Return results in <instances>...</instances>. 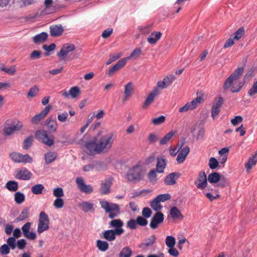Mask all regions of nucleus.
<instances>
[{
	"label": "nucleus",
	"instance_id": "1",
	"mask_svg": "<svg viewBox=\"0 0 257 257\" xmlns=\"http://www.w3.org/2000/svg\"><path fill=\"white\" fill-rule=\"evenodd\" d=\"M113 142V134L108 133L102 135L98 140L95 137L93 140L87 142L85 144L86 148L89 151V155L100 154L105 150H109Z\"/></svg>",
	"mask_w": 257,
	"mask_h": 257
},
{
	"label": "nucleus",
	"instance_id": "2",
	"mask_svg": "<svg viewBox=\"0 0 257 257\" xmlns=\"http://www.w3.org/2000/svg\"><path fill=\"white\" fill-rule=\"evenodd\" d=\"M145 170L142 162H138L135 165L129 169L126 175L128 182H140L144 176Z\"/></svg>",
	"mask_w": 257,
	"mask_h": 257
},
{
	"label": "nucleus",
	"instance_id": "3",
	"mask_svg": "<svg viewBox=\"0 0 257 257\" xmlns=\"http://www.w3.org/2000/svg\"><path fill=\"white\" fill-rule=\"evenodd\" d=\"M101 207L108 214V217L113 219L118 217L120 214V208L118 204L101 199L99 201Z\"/></svg>",
	"mask_w": 257,
	"mask_h": 257
},
{
	"label": "nucleus",
	"instance_id": "4",
	"mask_svg": "<svg viewBox=\"0 0 257 257\" xmlns=\"http://www.w3.org/2000/svg\"><path fill=\"white\" fill-rule=\"evenodd\" d=\"M36 138L39 141L48 146H52L54 144V138L53 136L48 135V131L44 130H38L35 133Z\"/></svg>",
	"mask_w": 257,
	"mask_h": 257
},
{
	"label": "nucleus",
	"instance_id": "5",
	"mask_svg": "<svg viewBox=\"0 0 257 257\" xmlns=\"http://www.w3.org/2000/svg\"><path fill=\"white\" fill-rule=\"evenodd\" d=\"M50 219L48 215L44 211H42L39 214L37 232L41 234L49 228Z\"/></svg>",
	"mask_w": 257,
	"mask_h": 257
},
{
	"label": "nucleus",
	"instance_id": "6",
	"mask_svg": "<svg viewBox=\"0 0 257 257\" xmlns=\"http://www.w3.org/2000/svg\"><path fill=\"white\" fill-rule=\"evenodd\" d=\"M244 71V68L240 67L237 68L225 81L223 84V89L226 90L231 86L233 82L239 79Z\"/></svg>",
	"mask_w": 257,
	"mask_h": 257
},
{
	"label": "nucleus",
	"instance_id": "7",
	"mask_svg": "<svg viewBox=\"0 0 257 257\" xmlns=\"http://www.w3.org/2000/svg\"><path fill=\"white\" fill-rule=\"evenodd\" d=\"M10 158L17 163H31L33 162L32 158L28 154L23 155L19 153L13 152L10 155Z\"/></svg>",
	"mask_w": 257,
	"mask_h": 257
},
{
	"label": "nucleus",
	"instance_id": "8",
	"mask_svg": "<svg viewBox=\"0 0 257 257\" xmlns=\"http://www.w3.org/2000/svg\"><path fill=\"white\" fill-rule=\"evenodd\" d=\"M185 143V140H181L179 145V153L177 157L178 163H183L190 152V148L186 146L182 148Z\"/></svg>",
	"mask_w": 257,
	"mask_h": 257
},
{
	"label": "nucleus",
	"instance_id": "9",
	"mask_svg": "<svg viewBox=\"0 0 257 257\" xmlns=\"http://www.w3.org/2000/svg\"><path fill=\"white\" fill-rule=\"evenodd\" d=\"M32 176V173L25 167L16 171L15 174V178L21 180H29Z\"/></svg>",
	"mask_w": 257,
	"mask_h": 257
},
{
	"label": "nucleus",
	"instance_id": "10",
	"mask_svg": "<svg viewBox=\"0 0 257 257\" xmlns=\"http://www.w3.org/2000/svg\"><path fill=\"white\" fill-rule=\"evenodd\" d=\"M159 92L158 88L155 87L147 97L145 102L142 105L143 109H147L149 106L154 101L155 97L158 95Z\"/></svg>",
	"mask_w": 257,
	"mask_h": 257
},
{
	"label": "nucleus",
	"instance_id": "11",
	"mask_svg": "<svg viewBox=\"0 0 257 257\" xmlns=\"http://www.w3.org/2000/svg\"><path fill=\"white\" fill-rule=\"evenodd\" d=\"M164 215L161 212H157L151 219L150 226L152 229H155L158 227L159 224L163 222Z\"/></svg>",
	"mask_w": 257,
	"mask_h": 257
},
{
	"label": "nucleus",
	"instance_id": "12",
	"mask_svg": "<svg viewBox=\"0 0 257 257\" xmlns=\"http://www.w3.org/2000/svg\"><path fill=\"white\" fill-rule=\"evenodd\" d=\"M75 46L73 44L66 43L63 45L60 51L57 53V56L60 58H63L67 56V54L74 51Z\"/></svg>",
	"mask_w": 257,
	"mask_h": 257
},
{
	"label": "nucleus",
	"instance_id": "13",
	"mask_svg": "<svg viewBox=\"0 0 257 257\" xmlns=\"http://www.w3.org/2000/svg\"><path fill=\"white\" fill-rule=\"evenodd\" d=\"M23 123L19 120L17 121L16 124H10L4 128V133L6 136H10L13 134L14 132L20 130L23 127Z\"/></svg>",
	"mask_w": 257,
	"mask_h": 257
},
{
	"label": "nucleus",
	"instance_id": "14",
	"mask_svg": "<svg viewBox=\"0 0 257 257\" xmlns=\"http://www.w3.org/2000/svg\"><path fill=\"white\" fill-rule=\"evenodd\" d=\"M76 183L78 188L82 192L89 194L93 191V188L90 185H86L82 177L77 178L76 180Z\"/></svg>",
	"mask_w": 257,
	"mask_h": 257
},
{
	"label": "nucleus",
	"instance_id": "15",
	"mask_svg": "<svg viewBox=\"0 0 257 257\" xmlns=\"http://www.w3.org/2000/svg\"><path fill=\"white\" fill-rule=\"evenodd\" d=\"M52 106L50 105L46 106L39 113L36 114L31 119L33 124H38L42 120L50 111Z\"/></svg>",
	"mask_w": 257,
	"mask_h": 257
},
{
	"label": "nucleus",
	"instance_id": "16",
	"mask_svg": "<svg viewBox=\"0 0 257 257\" xmlns=\"http://www.w3.org/2000/svg\"><path fill=\"white\" fill-rule=\"evenodd\" d=\"M123 223L120 219L112 220L109 223V227H114L113 230L117 232V235L122 234L124 230L122 228Z\"/></svg>",
	"mask_w": 257,
	"mask_h": 257
},
{
	"label": "nucleus",
	"instance_id": "17",
	"mask_svg": "<svg viewBox=\"0 0 257 257\" xmlns=\"http://www.w3.org/2000/svg\"><path fill=\"white\" fill-rule=\"evenodd\" d=\"M32 223L30 222L26 223L22 227V230L24 235L28 239L34 240L36 237V233L33 231H30Z\"/></svg>",
	"mask_w": 257,
	"mask_h": 257
},
{
	"label": "nucleus",
	"instance_id": "18",
	"mask_svg": "<svg viewBox=\"0 0 257 257\" xmlns=\"http://www.w3.org/2000/svg\"><path fill=\"white\" fill-rule=\"evenodd\" d=\"M195 184L198 188L203 189L205 188L207 185V178L205 172L202 171L198 175V178L197 181L195 182Z\"/></svg>",
	"mask_w": 257,
	"mask_h": 257
},
{
	"label": "nucleus",
	"instance_id": "19",
	"mask_svg": "<svg viewBox=\"0 0 257 257\" xmlns=\"http://www.w3.org/2000/svg\"><path fill=\"white\" fill-rule=\"evenodd\" d=\"M180 176L179 172H173L169 174L164 179V183L166 185L171 186L176 183L177 180Z\"/></svg>",
	"mask_w": 257,
	"mask_h": 257
},
{
	"label": "nucleus",
	"instance_id": "20",
	"mask_svg": "<svg viewBox=\"0 0 257 257\" xmlns=\"http://www.w3.org/2000/svg\"><path fill=\"white\" fill-rule=\"evenodd\" d=\"M156 237L155 235H152L149 237L146 238L139 245V247L146 249L148 247H151L156 242Z\"/></svg>",
	"mask_w": 257,
	"mask_h": 257
},
{
	"label": "nucleus",
	"instance_id": "21",
	"mask_svg": "<svg viewBox=\"0 0 257 257\" xmlns=\"http://www.w3.org/2000/svg\"><path fill=\"white\" fill-rule=\"evenodd\" d=\"M116 235H117V232L113 229H108L102 232L100 237L108 241H112L115 239Z\"/></svg>",
	"mask_w": 257,
	"mask_h": 257
},
{
	"label": "nucleus",
	"instance_id": "22",
	"mask_svg": "<svg viewBox=\"0 0 257 257\" xmlns=\"http://www.w3.org/2000/svg\"><path fill=\"white\" fill-rule=\"evenodd\" d=\"M167 164L166 159L164 156H162L157 158V164L156 170L159 173H163Z\"/></svg>",
	"mask_w": 257,
	"mask_h": 257
},
{
	"label": "nucleus",
	"instance_id": "23",
	"mask_svg": "<svg viewBox=\"0 0 257 257\" xmlns=\"http://www.w3.org/2000/svg\"><path fill=\"white\" fill-rule=\"evenodd\" d=\"M112 185V179L109 178L105 179L101 183L100 188V193L101 195H105L109 193L110 188Z\"/></svg>",
	"mask_w": 257,
	"mask_h": 257
},
{
	"label": "nucleus",
	"instance_id": "24",
	"mask_svg": "<svg viewBox=\"0 0 257 257\" xmlns=\"http://www.w3.org/2000/svg\"><path fill=\"white\" fill-rule=\"evenodd\" d=\"M63 31L64 29L61 24L52 25L50 27V33L52 37H59Z\"/></svg>",
	"mask_w": 257,
	"mask_h": 257
},
{
	"label": "nucleus",
	"instance_id": "25",
	"mask_svg": "<svg viewBox=\"0 0 257 257\" xmlns=\"http://www.w3.org/2000/svg\"><path fill=\"white\" fill-rule=\"evenodd\" d=\"M126 64V59H121L118 60L108 71V74L111 76L115 71L122 68Z\"/></svg>",
	"mask_w": 257,
	"mask_h": 257
},
{
	"label": "nucleus",
	"instance_id": "26",
	"mask_svg": "<svg viewBox=\"0 0 257 257\" xmlns=\"http://www.w3.org/2000/svg\"><path fill=\"white\" fill-rule=\"evenodd\" d=\"M79 208L83 212H92L94 210V204L88 201H83L78 204Z\"/></svg>",
	"mask_w": 257,
	"mask_h": 257
},
{
	"label": "nucleus",
	"instance_id": "27",
	"mask_svg": "<svg viewBox=\"0 0 257 257\" xmlns=\"http://www.w3.org/2000/svg\"><path fill=\"white\" fill-rule=\"evenodd\" d=\"M162 34L160 32L155 31L150 35L147 38L148 43L150 44H156L158 40L161 38Z\"/></svg>",
	"mask_w": 257,
	"mask_h": 257
},
{
	"label": "nucleus",
	"instance_id": "28",
	"mask_svg": "<svg viewBox=\"0 0 257 257\" xmlns=\"http://www.w3.org/2000/svg\"><path fill=\"white\" fill-rule=\"evenodd\" d=\"M46 124L47 125L48 131L51 133L55 132L58 128V124L56 120L49 117L46 121Z\"/></svg>",
	"mask_w": 257,
	"mask_h": 257
},
{
	"label": "nucleus",
	"instance_id": "29",
	"mask_svg": "<svg viewBox=\"0 0 257 257\" xmlns=\"http://www.w3.org/2000/svg\"><path fill=\"white\" fill-rule=\"evenodd\" d=\"M80 91L78 87L74 86L71 87L69 93L65 91L62 92V95L65 97H68L69 95H70L73 98H76L77 96L80 93Z\"/></svg>",
	"mask_w": 257,
	"mask_h": 257
},
{
	"label": "nucleus",
	"instance_id": "30",
	"mask_svg": "<svg viewBox=\"0 0 257 257\" xmlns=\"http://www.w3.org/2000/svg\"><path fill=\"white\" fill-rule=\"evenodd\" d=\"M48 34L46 32H43L40 34L35 35L33 38V41L36 44L43 43L47 40Z\"/></svg>",
	"mask_w": 257,
	"mask_h": 257
},
{
	"label": "nucleus",
	"instance_id": "31",
	"mask_svg": "<svg viewBox=\"0 0 257 257\" xmlns=\"http://www.w3.org/2000/svg\"><path fill=\"white\" fill-rule=\"evenodd\" d=\"M58 156V154L56 152H48L44 155L45 163L48 165L54 161Z\"/></svg>",
	"mask_w": 257,
	"mask_h": 257
},
{
	"label": "nucleus",
	"instance_id": "32",
	"mask_svg": "<svg viewBox=\"0 0 257 257\" xmlns=\"http://www.w3.org/2000/svg\"><path fill=\"white\" fill-rule=\"evenodd\" d=\"M170 214L173 219L182 220L183 218V215L181 213L179 209L176 206L171 208L170 210Z\"/></svg>",
	"mask_w": 257,
	"mask_h": 257
},
{
	"label": "nucleus",
	"instance_id": "33",
	"mask_svg": "<svg viewBox=\"0 0 257 257\" xmlns=\"http://www.w3.org/2000/svg\"><path fill=\"white\" fill-rule=\"evenodd\" d=\"M133 91V85L132 82H128L124 86V98L123 100L125 101L127 97L130 96Z\"/></svg>",
	"mask_w": 257,
	"mask_h": 257
},
{
	"label": "nucleus",
	"instance_id": "34",
	"mask_svg": "<svg viewBox=\"0 0 257 257\" xmlns=\"http://www.w3.org/2000/svg\"><path fill=\"white\" fill-rule=\"evenodd\" d=\"M5 187L11 192H15L18 189V183L14 180L9 181L7 182Z\"/></svg>",
	"mask_w": 257,
	"mask_h": 257
},
{
	"label": "nucleus",
	"instance_id": "35",
	"mask_svg": "<svg viewBox=\"0 0 257 257\" xmlns=\"http://www.w3.org/2000/svg\"><path fill=\"white\" fill-rule=\"evenodd\" d=\"M132 253L131 248L128 246H125L121 249L118 257H131Z\"/></svg>",
	"mask_w": 257,
	"mask_h": 257
},
{
	"label": "nucleus",
	"instance_id": "36",
	"mask_svg": "<svg viewBox=\"0 0 257 257\" xmlns=\"http://www.w3.org/2000/svg\"><path fill=\"white\" fill-rule=\"evenodd\" d=\"M257 162V155H255L250 157L248 162L245 163V167L247 172H248Z\"/></svg>",
	"mask_w": 257,
	"mask_h": 257
},
{
	"label": "nucleus",
	"instance_id": "37",
	"mask_svg": "<svg viewBox=\"0 0 257 257\" xmlns=\"http://www.w3.org/2000/svg\"><path fill=\"white\" fill-rule=\"evenodd\" d=\"M96 246L98 249L101 251H105L109 247L108 243L106 241L101 240H97Z\"/></svg>",
	"mask_w": 257,
	"mask_h": 257
},
{
	"label": "nucleus",
	"instance_id": "38",
	"mask_svg": "<svg viewBox=\"0 0 257 257\" xmlns=\"http://www.w3.org/2000/svg\"><path fill=\"white\" fill-rule=\"evenodd\" d=\"M220 175L217 172H214L208 175V180L210 183H217L220 180Z\"/></svg>",
	"mask_w": 257,
	"mask_h": 257
},
{
	"label": "nucleus",
	"instance_id": "39",
	"mask_svg": "<svg viewBox=\"0 0 257 257\" xmlns=\"http://www.w3.org/2000/svg\"><path fill=\"white\" fill-rule=\"evenodd\" d=\"M160 201L156 197L150 202V206L152 208L156 211H159L162 208Z\"/></svg>",
	"mask_w": 257,
	"mask_h": 257
},
{
	"label": "nucleus",
	"instance_id": "40",
	"mask_svg": "<svg viewBox=\"0 0 257 257\" xmlns=\"http://www.w3.org/2000/svg\"><path fill=\"white\" fill-rule=\"evenodd\" d=\"M44 189V187L42 184H37L32 187L31 191L35 195H39L42 193Z\"/></svg>",
	"mask_w": 257,
	"mask_h": 257
},
{
	"label": "nucleus",
	"instance_id": "41",
	"mask_svg": "<svg viewBox=\"0 0 257 257\" xmlns=\"http://www.w3.org/2000/svg\"><path fill=\"white\" fill-rule=\"evenodd\" d=\"M14 200L18 204H22L25 200V196L21 192H17L14 194Z\"/></svg>",
	"mask_w": 257,
	"mask_h": 257
},
{
	"label": "nucleus",
	"instance_id": "42",
	"mask_svg": "<svg viewBox=\"0 0 257 257\" xmlns=\"http://www.w3.org/2000/svg\"><path fill=\"white\" fill-rule=\"evenodd\" d=\"M203 100L202 96H197L195 99L192 100L191 102H188L190 107L192 109L196 108L201 102Z\"/></svg>",
	"mask_w": 257,
	"mask_h": 257
},
{
	"label": "nucleus",
	"instance_id": "43",
	"mask_svg": "<svg viewBox=\"0 0 257 257\" xmlns=\"http://www.w3.org/2000/svg\"><path fill=\"white\" fill-rule=\"evenodd\" d=\"M174 132L171 131L167 133L160 141L161 145H164L167 144L168 142L174 136Z\"/></svg>",
	"mask_w": 257,
	"mask_h": 257
},
{
	"label": "nucleus",
	"instance_id": "44",
	"mask_svg": "<svg viewBox=\"0 0 257 257\" xmlns=\"http://www.w3.org/2000/svg\"><path fill=\"white\" fill-rule=\"evenodd\" d=\"M33 139L32 136L27 137L24 141L23 148L24 150H27L32 145Z\"/></svg>",
	"mask_w": 257,
	"mask_h": 257
},
{
	"label": "nucleus",
	"instance_id": "45",
	"mask_svg": "<svg viewBox=\"0 0 257 257\" xmlns=\"http://www.w3.org/2000/svg\"><path fill=\"white\" fill-rule=\"evenodd\" d=\"M244 34V29L243 27H240L234 33L232 34V37L235 40H238Z\"/></svg>",
	"mask_w": 257,
	"mask_h": 257
},
{
	"label": "nucleus",
	"instance_id": "46",
	"mask_svg": "<svg viewBox=\"0 0 257 257\" xmlns=\"http://www.w3.org/2000/svg\"><path fill=\"white\" fill-rule=\"evenodd\" d=\"M165 243L168 247L172 248V247H174L176 243L175 237L171 235L167 236L166 238Z\"/></svg>",
	"mask_w": 257,
	"mask_h": 257
},
{
	"label": "nucleus",
	"instance_id": "47",
	"mask_svg": "<svg viewBox=\"0 0 257 257\" xmlns=\"http://www.w3.org/2000/svg\"><path fill=\"white\" fill-rule=\"evenodd\" d=\"M141 53V50L140 48H137L133 51V52L131 53L130 56L125 58L124 59H126V61L131 58L136 59L140 56Z\"/></svg>",
	"mask_w": 257,
	"mask_h": 257
},
{
	"label": "nucleus",
	"instance_id": "48",
	"mask_svg": "<svg viewBox=\"0 0 257 257\" xmlns=\"http://www.w3.org/2000/svg\"><path fill=\"white\" fill-rule=\"evenodd\" d=\"M39 90V88L36 85L31 87L27 94V97L28 98H33L36 95Z\"/></svg>",
	"mask_w": 257,
	"mask_h": 257
},
{
	"label": "nucleus",
	"instance_id": "49",
	"mask_svg": "<svg viewBox=\"0 0 257 257\" xmlns=\"http://www.w3.org/2000/svg\"><path fill=\"white\" fill-rule=\"evenodd\" d=\"M166 119V117L164 115H161L158 117L154 118L152 120V123L155 125H158L163 123Z\"/></svg>",
	"mask_w": 257,
	"mask_h": 257
},
{
	"label": "nucleus",
	"instance_id": "50",
	"mask_svg": "<svg viewBox=\"0 0 257 257\" xmlns=\"http://www.w3.org/2000/svg\"><path fill=\"white\" fill-rule=\"evenodd\" d=\"M29 214V209L28 208H24L21 214L18 217V219L20 221L23 220L28 217Z\"/></svg>",
	"mask_w": 257,
	"mask_h": 257
},
{
	"label": "nucleus",
	"instance_id": "51",
	"mask_svg": "<svg viewBox=\"0 0 257 257\" xmlns=\"http://www.w3.org/2000/svg\"><path fill=\"white\" fill-rule=\"evenodd\" d=\"M53 194L57 198H61L64 196V191L61 187H57L54 189Z\"/></svg>",
	"mask_w": 257,
	"mask_h": 257
},
{
	"label": "nucleus",
	"instance_id": "52",
	"mask_svg": "<svg viewBox=\"0 0 257 257\" xmlns=\"http://www.w3.org/2000/svg\"><path fill=\"white\" fill-rule=\"evenodd\" d=\"M224 100L223 98L220 96L218 97L215 99L214 101L212 104L213 107L220 108L223 104Z\"/></svg>",
	"mask_w": 257,
	"mask_h": 257
},
{
	"label": "nucleus",
	"instance_id": "53",
	"mask_svg": "<svg viewBox=\"0 0 257 257\" xmlns=\"http://www.w3.org/2000/svg\"><path fill=\"white\" fill-rule=\"evenodd\" d=\"M218 164L219 163H218V161L215 158L211 157L209 159V166L211 169L214 170V169H216L218 167Z\"/></svg>",
	"mask_w": 257,
	"mask_h": 257
},
{
	"label": "nucleus",
	"instance_id": "54",
	"mask_svg": "<svg viewBox=\"0 0 257 257\" xmlns=\"http://www.w3.org/2000/svg\"><path fill=\"white\" fill-rule=\"evenodd\" d=\"M157 171L156 169H152L148 174V177L151 182L156 181L157 179Z\"/></svg>",
	"mask_w": 257,
	"mask_h": 257
},
{
	"label": "nucleus",
	"instance_id": "55",
	"mask_svg": "<svg viewBox=\"0 0 257 257\" xmlns=\"http://www.w3.org/2000/svg\"><path fill=\"white\" fill-rule=\"evenodd\" d=\"M16 240L15 238L13 237H10L7 239V245L11 248L12 250L15 249L16 247Z\"/></svg>",
	"mask_w": 257,
	"mask_h": 257
},
{
	"label": "nucleus",
	"instance_id": "56",
	"mask_svg": "<svg viewBox=\"0 0 257 257\" xmlns=\"http://www.w3.org/2000/svg\"><path fill=\"white\" fill-rule=\"evenodd\" d=\"M257 93V81L253 83L251 87L248 90L247 94L249 96H253Z\"/></svg>",
	"mask_w": 257,
	"mask_h": 257
},
{
	"label": "nucleus",
	"instance_id": "57",
	"mask_svg": "<svg viewBox=\"0 0 257 257\" xmlns=\"http://www.w3.org/2000/svg\"><path fill=\"white\" fill-rule=\"evenodd\" d=\"M121 55L119 53H117L116 54L111 55L110 56V58L106 61V65H109L113 62L116 61V60L118 59L120 57Z\"/></svg>",
	"mask_w": 257,
	"mask_h": 257
},
{
	"label": "nucleus",
	"instance_id": "58",
	"mask_svg": "<svg viewBox=\"0 0 257 257\" xmlns=\"http://www.w3.org/2000/svg\"><path fill=\"white\" fill-rule=\"evenodd\" d=\"M156 198L158 199L160 202H165L167 200H170L171 198V195L169 194L165 193L163 194H160L158 195Z\"/></svg>",
	"mask_w": 257,
	"mask_h": 257
},
{
	"label": "nucleus",
	"instance_id": "59",
	"mask_svg": "<svg viewBox=\"0 0 257 257\" xmlns=\"http://www.w3.org/2000/svg\"><path fill=\"white\" fill-rule=\"evenodd\" d=\"M64 200L61 198H57L54 202V206L56 208H61L64 205Z\"/></svg>",
	"mask_w": 257,
	"mask_h": 257
},
{
	"label": "nucleus",
	"instance_id": "60",
	"mask_svg": "<svg viewBox=\"0 0 257 257\" xmlns=\"http://www.w3.org/2000/svg\"><path fill=\"white\" fill-rule=\"evenodd\" d=\"M137 224L141 226H145L148 223V221L146 218L142 216H138L136 219Z\"/></svg>",
	"mask_w": 257,
	"mask_h": 257
},
{
	"label": "nucleus",
	"instance_id": "61",
	"mask_svg": "<svg viewBox=\"0 0 257 257\" xmlns=\"http://www.w3.org/2000/svg\"><path fill=\"white\" fill-rule=\"evenodd\" d=\"M218 186L224 188L227 186L228 181L227 178L224 177H221L220 180L218 182Z\"/></svg>",
	"mask_w": 257,
	"mask_h": 257
},
{
	"label": "nucleus",
	"instance_id": "62",
	"mask_svg": "<svg viewBox=\"0 0 257 257\" xmlns=\"http://www.w3.org/2000/svg\"><path fill=\"white\" fill-rule=\"evenodd\" d=\"M27 244V241L25 239H21L18 240L16 246L20 250H23Z\"/></svg>",
	"mask_w": 257,
	"mask_h": 257
},
{
	"label": "nucleus",
	"instance_id": "63",
	"mask_svg": "<svg viewBox=\"0 0 257 257\" xmlns=\"http://www.w3.org/2000/svg\"><path fill=\"white\" fill-rule=\"evenodd\" d=\"M41 54L42 53L40 51L35 50L31 53L30 57L32 60L38 59L40 58Z\"/></svg>",
	"mask_w": 257,
	"mask_h": 257
},
{
	"label": "nucleus",
	"instance_id": "64",
	"mask_svg": "<svg viewBox=\"0 0 257 257\" xmlns=\"http://www.w3.org/2000/svg\"><path fill=\"white\" fill-rule=\"evenodd\" d=\"M175 79V76L174 75H171L170 76H168L165 77L163 79V81L165 82V84L167 85L168 87L169 85H170L172 82Z\"/></svg>",
	"mask_w": 257,
	"mask_h": 257
}]
</instances>
